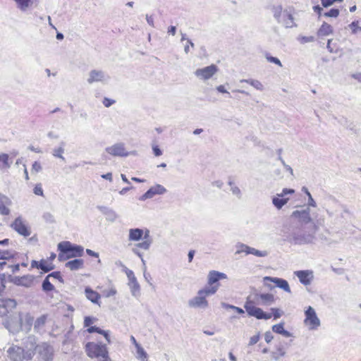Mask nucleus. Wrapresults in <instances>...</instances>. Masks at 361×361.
I'll use <instances>...</instances> for the list:
<instances>
[{
  "mask_svg": "<svg viewBox=\"0 0 361 361\" xmlns=\"http://www.w3.org/2000/svg\"><path fill=\"white\" fill-rule=\"evenodd\" d=\"M125 271L128 276V281L136 279L133 271L125 267Z\"/></svg>",
  "mask_w": 361,
  "mask_h": 361,
  "instance_id": "60",
  "label": "nucleus"
},
{
  "mask_svg": "<svg viewBox=\"0 0 361 361\" xmlns=\"http://www.w3.org/2000/svg\"><path fill=\"white\" fill-rule=\"evenodd\" d=\"M219 71L217 66L212 64L208 66L200 68L195 70L194 75L200 81H207L214 75H215Z\"/></svg>",
  "mask_w": 361,
  "mask_h": 361,
  "instance_id": "7",
  "label": "nucleus"
},
{
  "mask_svg": "<svg viewBox=\"0 0 361 361\" xmlns=\"http://www.w3.org/2000/svg\"><path fill=\"white\" fill-rule=\"evenodd\" d=\"M286 351L282 347H279L276 350V351L272 352L271 353V357L272 359L275 360H279L281 357L285 356Z\"/></svg>",
  "mask_w": 361,
  "mask_h": 361,
  "instance_id": "40",
  "label": "nucleus"
},
{
  "mask_svg": "<svg viewBox=\"0 0 361 361\" xmlns=\"http://www.w3.org/2000/svg\"><path fill=\"white\" fill-rule=\"evenodd\" d=\"M219 281L217 271H211L208 274V284L214 285Z\"/></svg>",
  "mask_w": 361,
  "mask_h": 361,
  "instance_id": "38",
  "label": "nucleus"
},
{
  "mask_svg": "<svg viewBox=\"0 0 361 361\" xmlns=\"http://www.w3.org/2000/svg\"><path fill=\"white\" fill-rule=\"evenodd\" d=\"M295 192L294 189L283 188L280 193L272 197V204L276 209H281L290 200L288 195H293Z\"/></svg>",
  "mask_w": 361,
  "mask_h": 361,
  "instance_id": "5",
  "label": "nucleus"
},
{
  "mask_svg": "<svg viewBox=\"0 0 361 361\" xmlns=\"http://www.w3.org/2000/svg\"><path fill=\"white\" fill-rule=\"evenodd\" d=\"M326 49L331 54H339L341 51L339 40L329 39L327 42Z\"/></svg>",
  "mask_w": 361,
  "mask_h": 361,
  "instance_id": "27",
  "label": "nucleus"
},
{
  "mask_svg": "<svg viewBox=\"0 0 361 361\" xmlns=\"http://www.w3.org/2000/svg\"><path fill=\"white\" fill-rule=\"evenodd\" d=\"M109 76L102 71L92 70L89 73L87 81L89 84L94 82H106Z\"/></svg>",
  "mask_w": 361,
  "mask_h": 361,
  "instance_id": "12",
  "label": "nucleus"
},
{
  "mask_svg": "<svg viewBox=\"0 0 361 361\" xmlns=\"http://www.w3.org/2000/svg\"><path fill=\"white\" fill-rule=\"evenodd\" d=\"M16 8L20 12L25 13L31 9L36 0H12Z\"/></svg>",
  "mask_w": 361,
  "mask_h": 361,
  "instance_id": "23",
  "label": "nucleus"
},
{
  "mask_svg": "<svg viewBox=\"0 0 361 361\" xmlns=\"http://www.w3.org/2000/svg\"><path fill=\"white\" fill-rule=\"evenodd\" d=\"M149 231L148 230L145 231V235L143 239L145 240L142 243L139 244V247H140L142 249L147 250L149 248V245L151 243V240H149Z\"/></svg>",
  "mask_w": 361,
  "mask_h": 361,
  "instance_id": "39",
  "label": "nucleus"
},
{
  "mask_svg": "<svg viewBox=\"0 0 361 361\" xmlns=\"http://www.w3.org/2000/svg\"><path fill=\"white\" fill-rule=\"evenodd\" d=\"M6 328L11 333L15 334L21 330L22 322L19 320V314L16 316H12L5 322Z\"/></svg>",
  "mask_w": 361,
  "mask_h": 361,
  "instance_id": "15",
  "label": "nucleus"
},
{
  "mask_svg": "<svg viewBox=\"0 0 361 361\" xmlns=\"http://www.w3.org/2000/svg\"><path fill=\"white\" fill-rule=\"evenodd\" d=\"M7 353L12 361H23L25 359L30 360L32 356V352L25 353L23 348L16 345L9 348Z\"/></svg>",
  "mask_w": 361,
  "mask_h": 361,
  "instance_id": "9",
  "label": "nucleus"
},
{
  "mask_svg": "<svg viewBox=\"0 0 361 361\" xmlns=\"http://www.w3.org/2000/svg\"><path fill=\"white\" fill-rule=\"evenodd\" d=\"M105 153L112 157H126L131 154L123 142H116L105 148Z\"/></svg>",
  "mask_w": 361,
  "mask_h": 361,
  "instance_id": "8",
  "label": "nucleus"
},
{
  "mask_svg": "<svg viewBox=\"0 0 361 361\" xmlns=\"http://www.w3.org/2000/svg\"><path fill=\"white\" fill-rule=\"evenodd\" d=\"M39 353L44 361H52L54 356V348L47 343H42L38 346Z\"/></svg>",
  "mask_w": 361,
  "mask_h": 361,
  "instance_id": "19",
  "label": "nucleus"
},
{
  "mask_svg": "<svg viewBox=\"0 0 361 361\" xmlns=\"http://www.w3.org/2000/svg\"><path fill=\"white\" fill-rule=\"evenodd\" d=\"M229 185H231V191L232 192L233 195H235L238 198H240L241 191L240 188L238 186L232 184L231 182H229Z\"/></svg>",
  "mask_w": 361,
  "mask_h": 361,
  "instance_id": "49",
  "label": "nucleus"
},
{
  "mask_svg": "<svg viewBox=\"0 0 361 361\" xmlns=\"http://www.w3.org/2000/svg\"><path fill=\"white\" fill-rule=\"evenodd\" d=\"M39 269L44 272L47 273L54 269V267L51 262H49L48 259H41L39 264Z\"/></svg>",
  "mask_w": 361,
  "mask_h": 361,
  "instance_id": "36",
  "label": "nucleus"
},
{
  "mask_svg": "<svg viewBox=\"0 0 361 361\" xmlns=\"http://www.w3.org/2000/svg\"><path fill=\"white\" fill-rule=\"evenodd\" d=\"M309 231H300L295 234L294 240L298 244L310 243L314 239L317 229L315 227H310Z\"/></svg>",
  "mask_w": 361,
  "mask_h": 361,
  "instance_id": "10",
  "label": "nucleus"
},
{
  "mask_svg": "<svg viewBox=\"0 0 361 361\" xmlns=\"http://www.w3.org/2000/svg\"><path fill=\"white\" fill-rule=\"evenodd\" d=\"M87 332L88 333H94V332H97L99 334H102L104 336V338H106V341L108 342V343H111V340H110V337H109V331H104L102 329H101L99 327H97V326H90L87 329Z\"/></svg>",
  "mask_w": 361,
  "mask_h": 361,
  "instance_id": "34",
  "label": "nucleus"
},
{
  "mask_svg": "<svg viewBox=\"0 0 361 361\" xmlns=\"http://www.w3.org/2000/svg\"><path fill=\"white\" fill-rule=\"evenodd\" d=\"M271 311L273 312L274 319L279 318L283 314V312L279 309L271 308Z\"/></svg>",
  "mask_w": 361,
  "mask_h": 361,
  "instance_id": "58",
  "label": "nucleus"
},
{
  "mask_svg": "<svg viewBox=\"0 0 361 361\" xmlns=\"http://www.w3.org/2000/svg\"><path fill=\"white\" fill-rule=\"evenodd\" d=\"M298 40L300 44H303L313 42L314 38L312 36H300L298 37Z\"/></svg>",
  "mask_w": 361,
  "mask_h": 361,
  "instance_id": "48",
  "label": "nucleus"
},
{
  "mask_svg": "<svg viewBox=\"0 0 361 361\" xmlns=\"http://www.w3.org/2000/svg\"><path fill=\"white\" fill-rule=\"evenodd\" d=\"M188 305L190 307L206 309L209 303L206 298L198 291L197 295L188 301Z\"/></svg>",
  "mask_w": 361,
  "mask_h": 361,
  "instance_id": "14",
  "label": "nucleus"
},
{
  "mask_svg": "<svg viewBox=\"0 0 361 361\" xmlns=\"http://www.w3.org/2000/svg\"><path fill=\"white\" fill-rule=\"evenodd\" d=\"M307 197V206L312 207L313 209L317 208V204L315 201V200L313 198L312 195L310 192L308 193L305 194Z\"/></svg>",
  "mask_w": 361,
  "mask_h": 361,
  "instance_id": "46",
  "label": "nucleus"
},
{
  "mask_svg": "<svg viewBox=\"0 0 361 361\" xmlns=\"http://www.w3.org/2000/svg\"><path fill=\"white\" fill-rule=\"evenodd\" d=\"M125 271L128 276V281L136 279L133 271L125 267Z\"/></svg>",
  "mask_w": 361,
  "mask_h": 361,
  "instance_id": "61",
  "label": "nucleus"
},
{
  "mask_svg": "<svg viewBox=\"0 0 361 361\" xmlns=\"http://www.w3.org/2000/svg\"><path fill=\"white\" fill-rule=\"evenodd\" d=\"M347 28L353 35L361 33V20H356L353 21L348 25Z\"/></svg>",
  "mask_w": 361,
  "mask_h": 361,
  "instance_id": "32",
  "label": "nucleus"
},
{
  "mask_svg": "<svg viewBox=\"0 0 361 361\" xmlns=\"http://www.w3.org/2000/svg\"><path fill=\"white\" fill-rule=\"evenodd\" d=\"M19 320L22 322V328L24 327L25 330L28 331L32 325L34 318L29 313H19Z\"/></svg>",
  "mask_w": 361,
  "mask_h": 361,
  "instance_id": "25",
  "label": "nucleus"
},
{
  "mask_svg": "<svg viewBox=\"0 0 361 361\" xmlns=\"http://www.w3.org/2000/svg\"><path fill=\"white\" fill-rule=\"evenodd\" d=\"M54 286L50 283L49 278L48 276L45 278L42 283V289L43 290L48 292L54 290Z\"/></svg>",
  "mask_w": 361,
  "mask_h": 361,
  "instance_id": "44",
  "label": "nucleus"
},
{
  "mask_svg": "<svg viewBox=\"0 0 361 361\" xmlns=\"http://www.w3.org/2000/svg\"><path fill=\"white\" fill-rule=\"evenodd\" d=\"M42 169V167L41 164L39 161H35L32 164L31 172L32 173H39V171H41Z\"/></svg>",
  "mask_w": 361,
  "mask_h": 361,
  "instance_id": "52",
  "label": "nucleus"
},
{
  "mask_svg": "<svg viewBox=\"0 0 361 361\" xmlns=\"http://www.w3.org/2000/svg\"><path fill=\"white\" fill-rule=\"evenodd\" d=\"M85 293L86 298L89 300H90L93 303L99 304V300L100 299V295L97 292L93 290L92 288H90L89 287H87L85 289Z\"/></svg>",
  "mask_w": 361,
  "mask_h": 361,
  "instance_id": "28",
  "label": "nucleus"
},
{
  "mask_svg": "<svg viewBox=\"0 0 361 361\" xmlns=\"http://www.w3.org/2000/svg\"><path fill=\"white\" fill-rule=\"evenodd\" d=\"M16 302L13 299L5 298L0 300V316L4 317L8 314L16 306Z\"/></svg>",
  "mask_w": 361,
  "mask_h": 361,
  "instance_id": "16",
  "label": "nucleus"
},
{
  "mask_svg": "<svg viewBox=\"0 0 361 361\" xmlns=\"http://www.w3.org/2000/svg\"><path fill=\"white\" fill-rule=\"evenodd\" d=\"M35 277L32 275H25L23 276H14L11 279V282L17 286H22L25 287H30L34 281Z\"/></svg>",
  "mask_w": 361,
  "mask_h": 361,
  "instance_id": "20",
  "label": "nucleus"
},
{
  "mask_svg": "<svg viewBox=\"0 0 361 361\" xmlns=\"http://www.w3.org/2000/svg\"><path fill=\"white\" fill-rule=\"evenodd\" d=\"M264 281H271L276 284V286L287 293H290V288L287 281L280 278L265 276L264 278Z\"/></svg>",
  "mask_w": 361,
  "mask_h": 361,
  "instance_id": "21",
  "label": "nucleus"
},
{
  "mask_svg": "<svg viewBox=\"0 0 361 361\" xmlns=\"http://www.w3.org/2000/svg\"><path fill=\"white\" fill-rule=\"evenodd\" d=\"M271 12L277 21L286 27L292 28L297 26L295 11L293 7L288 6L283 9L280 5L275 6L271 8Z\"/></svg>",
  "mask_w": 361,
  "mask_h": 361,
  "instance_id": "1",
  "label": "nucleus"
},
{
  "mask_svg": "<svg viewBox=\"0 0 361 361\" xmlns=\"http://www.w3.org/2000/svg\"><path fill=\"white\" fill-rule=\"evenodd\" d=\"M267 59L268 61L271 62V63H274L278 66H279L280 67L282 66V64L280 61V60L276 57H273V56H267Z\"/></svg>",
  "mask_w": 361,
  "mask_h": 361,
  "instance_id": "57",
  "label": "nucleus"
},
{
  "mask_svg": "<svg viewBox=\"0 0 361 361\" xmlns=\"http://www.w3.org/2000/svg\"><path fill=\"white\" fill-rule=\"evenodd\" d=\"M128 286L130 288L131 293L133 296L137 297L140 295V285L137 279H132L128 281Z\"/></svg>",
  "mask_w": 361,
  "mask_h": 361,
  "instance_id": "33",
  "label": "nucleus"
},
{
  "mask_svg": "<svg viewBox=\"0 0 361 361\" xmlns=\"http://www.w3.org/2000/svg\"><path fill=\"white\" fill-rule=\"evenodd\" d=\"M85 352L90 358H103L104 360L109 359L107 348L105 344L88 342L85 345Z\"/></svg>",
  "mask_w": 361,
  "mask_h": 361,
  "instance_id": "4",
  "label": "nucleus"
},
{
  "mask_svg": "<svg viewBox=\"0 0 361 361\" xmlns=\"http://www.w3.org/2000/svg\"><path fill=\"white\" fill-rule=\"evenodd\" d=\"M63 152H64L63 148L61 147H59L53 150V155L55 157H58V158L63 160L64 159V157L63 156Z\"/></svg>",
  "mask_w": 361,
  "mask_h": 361,
  "instance_id": "51",
  "label": "nucleus"
},
{
  "mask_svg": "<svg viewBox=\"0 0 361 361\" xmlns=\"http://www.w3.org/2000/svg\"><path fill=\"white\" fill-rule=\"evenodd\" d=\"M305 315L304 324L309 330H315L321 325L320 319L312 307L309 306L307 308Z\"/></svg>",
  "mask_w": 361,
  "mask_h": 361,
  "instance_id": "6",
  "label": "nucleus"
},
{
  "mask_svg": "<svg viewBox=\"0 0 361 361\" xmlns=\"http://www.w3.org/2000/svg\"><path fill=\"white\" fill-rule=\"evenodd\" d=\"M95 319L90 317H86L84 320V325L86 327L91 326V324H92L94 322Z\"/></svg>",
  "mask_w": 361,
  "mask_h": 361,
  "instance_id": "56",
  "label": "nucleus"
},
{
  "mask_svg": "<svg viewBox=\"0 0 361 361\" xmlns=\"http://www.w3.org/2000/svg\"><path fill=\"white\" fill-rule=\"evenodd\" d=\"M125 271L128 276V281L136 279L133 271L125 267Z\"/></svg>",
  "mask_w": 361,
  "mask_h": 361,
  "instance_id": "59",
  "label": "nucleus"
},
{
  "mask_svg": "<svg viewBox=\"0 0 361 361\" xmlns=\"http://www.w3.org/2000/svg\"><path fill=\"white\" fill-rule=\"evenodd\" d=\"M245 309L250 316L255 317L258 319H269L272 317V314L264 312L261 308L255 307L250 301L245 303Z\"/></svg>",
  "mask_w": 361,
  "mask_h": 361,
  "instance_id": "11",
  "label": "nucleus"
},
{
  "mask_svg": "<svg viewBox=\"0 0 361 361\" xmlns=\"http://www.w3.org/2000/svg\"><path fill=\"white\" fill-rule=\"evenodd\" d=\"M152 150H153L154 154L156 157H159L162 154L161 150L159 148V147L157 145H153Z\"/></svg>",
  "mask_w": 361,
  "mask_h": 361,
  "instance_id": "62",
  "label": "nucleus"
},
{
  "mask_svg": "<svg viewBox=\"0 0 361 361\" xmlns=\"http://www.w3.org/2000/svg\"><path fill=\"white\" fill-rule=\"evenodd\" d=\"M83 264L84 262L82 259H75L66 262L65 266L71 271H76L82 269L83 267Z\"/></svg>",
  "mask_w": 361,
  "mask_h": 361,
  "instance_id": "29",
  "label": "nucleus"
},
{
  "mask_svg": "<svg viewBox=\"0 0 361 361\" xmlns=\"http://www.w3.org/2000/svg\"><path fill=\"white\" fill-rule=\"evenodd\" d=\"M219 288V285L210 286L200 290V294L203 295L205 298L216 293Z\"/></svg>",
  "mask_w": 361,
  "mask_h": 361,
  "instance_id": "35",
  "label": "nucleus"
},
{
  "mask_svg": "<svg viewBox=\"0 0 361 361\" xmlns=\"http://www.w3.org/2000/svg\"><path fill=\"white\" fill-rule=\"evenodd\" d=\"M135 357L140 361H148L149 355L147 353L145 350V349L142 347V345H137L135 348Z\"/></svg>",
  "mask_w": 361,
  "mask_h": 361,
  "instance_id": "31",
  "label": "nucleus"
},
{
  "mask_svg": "<svg viewBox=\"0 0 361 361\" xmlns=\"http://www.w3.org/2000/svg\"><path fill=\"white\" fill-rule=\"evenodd\" d=\"M13 253L9 251H3L0 252V259H9L13 256Z\"/></svg>",
  "mask_w": 361,
  "mask_h": 361,
  "instance_id": "55",
  "label": "nucleus"
},
{
  "mask_svg": "<svg viewBox=\"0 0 361 361\" xmlns=\"http://www.w3.org/2000/svg\"><path fill=\"white\" fill-rule=\"evenodd\" d=\"M241 82H247L259 90H262L264 88L262 82L257 80H243Z\"/></svg>",
  "mask_w": 361,
  "mask_h": 361,
  "instance_id": "41",
  "label": "nucleus"
},
{
  "mask_svg": "<svg viewBox=\"0 0 361 361\" xmlns=\"http://www.w3.org/2000/svg\"><path fill=\"white\" fill-rule=\"evenodd\" d=\"M273 338H274V337H273V336H272L271 332L267 331V332L265 333V334H264V339H265V341L267 343H270L272 341Z\"/></svg>",
  "mask_w": 361,
  "mask_h": 361,
  "instance_id": "64",
  "label": "nucleus"
},
{
  "mask_svg": "<svg viewBox=\"0 0 361 361\" xmlns=\"http://www.w3.org/2000/svg\"><path fill=\"white\" fill-rule=\"evenodd\" d=\"M58 249L60 251L58 256L60 261H65L71 257H81L84 251L82 246L73 245L68 241L59 243Z\"/></svg>",
  "mask_w": 361,
  "mask_h": 361,
  "instance_id": "2",
  "label": "nucleus"
},
{
  "mask_svg": "<svg viewBox=\"0 0 361 361\" xmlns=\"http://www.w3.org/2000/svg\"><path fill=\"white\" fill-rule=\"evenodd\" d=\"M336 1L341 2L343 0H321L322 5L325 8L332 6Z\"/></svg>",
  "mask_w": 361,
  "mask_h": 361,
  "instance_id": "53",
  "label": "nucleus"
},
{
  "mask_svg": "<svg viewBox=\"0 0 361 361\" xmlns=\"http://www.w3.org/2000/svg\"><path fill=\"white\" fill-rule=\"evenodd\" d=\"M166 192V189L161 185L157 184L152 186L145 193H144L139 200L145 201L151 199L157 195H163Z\"/></svg>",
  "mask_w": 361,
  "mask_h": 361,
  "instance_id": "13",
  "label": "nucleus"
},
{
  "mask_svg": "<svg viewBox=\"0 0 361 361\" xmlns=\"http://www.w3.org/2000/svg\"><path fill=\"white\" fill-rule=\"evenodd\" d=\"M255 300L258 305H270L274 302V297L271 293L256 294Z\"/></svg>",
  "mask_w": 361,
  "mask_h": 361,
  "instance_id": "22",
  "label": "nucleus"
},
{
  "mask_svg": "<svg viewBox=\"0 0 361 361\" xmlns=\"http://www.w3.org/2000/svg\"><path fill=\"white\" fill-rule=\"evenodd\" d=\"M12 161L9 159V156L5 153L0 154V170L6 171L11 167Z\"/></svg>",
  "mask_w": 361,
  "mask_h": 361,
  "instance_id": "30",
  "label": "nucleus"
},
{
  "mask_svg": "<svg viewBox=\"0 0 361 361\" xmlns=\"http://www.w3.org/2000/svg\"><path fill=\"white\" fill-rule=\"evenodd\" d=\"M294 274L298 278L300 282L305 286L310 285L314 279V274L312 270L296 271Z\"/></svg>",
  "mask_w": 361,
  "mask_h": 361,
  "instance_id": "17",
  "label": "nucleus"
},
{
  "mask_svg": "<svg viewBox=\"0 0 361 361\" xmlns=\"http://www.w3.org/2000/svg\"><path fill=\"white\" fill-rule=\"evenodd\" d=\"M290 217L298 223L304 224H315L319 221L317 211H314L313 208L309 206L303 209L293 211Z\"/></svg>",
  "mask_w": 361,
  "mask_h": 361,
  "instance_id": "3",
  "label": "nucleus"
},
{
  "mask_svg": "<svg viewBox=\"0 0 361 361\" xmlns=\"http://www.w3.org/2000/svg\"><path fill=\"white\" fill-rule=\"evenodd\" d=\"M42 219L46 224H54L55 222L54 215L50 212H45L42 215Z\"/></svg>",
  "mask_w": 361,
  "mask_h": 361,
  "instance_id": "45",
  "label": "nucleus"
},
{
  "mask_svg": "<svg viewBox=\"0 0 361 361\" xmlns=\"http://www.w3.org/2000/svg\"><path fill=\"white\" fill-rule=\"evenodd\" d=\"M47 317L44 315H42L35 322V329L39 330L45 324Z\"/></svg>",
  "mask_w": 361,
  "mask_h": 361,
  "instance_id": "42",
  "label": "nucleus"
},
{
  "mask_svg": "<svg viewBox=\"0 0 361 361\" xmlns=\"http://www.w3.org/2000/svg\"><path fill=\"white\" fill-rule=\"evenodd\" d=\"M333 27L327 23H323L317 31V36L319 37H327L333 34Z\"/></svg>",
  "mask_w": 361,
  "mask_h": 361,
  "instance_id": "26",
  "label": "nucleus"
},
{
  "mask_svg": "<svg viewBox=\"0 0 361 361\" xmlns=\"http://www.w3.org/2000/svg\"><path fill=\"white\" fill-rule=\"evenodd\" d=\"M11 205V200L9 197L0 194V214L8 215L10 213L9 206Z\"/></svg>",
  "mask_w": 361,
  "mask_h": 361,
  "instance_id": "24",
  "label": "nucleus"
},
{
  "mask_svg": "<svg viewBox=\"0 0 361 361\" xmlns=\"http://www.w3.org/2000/svg\"><path fill=\"white\" fill-rule=\"evenodd\" d=\"M15 229L20 235L25 237L29 236L31 234L30 227H15Z\"/></svg>",
  "mask_w": 361,
  "mask_h": 361,
  "instance_id": "43",
  "label": "nucleus"
},
{
  "mask_svg": "<svg viewBox=\"0 0 361 361\" xmlns=\"http://www.w3.org/2000/svg\"><path fill=\"white\" fill-rule=\"evenodd\" d=\"M241 252H245L246 255L252 254L257 257H266L268 255V252L265 250L260 251L244 244L238 245V250L235 252V254Z\"/></svg>",
  "mask_w": 361,
  "mask_h": 361,
  "instance_id": "18",
  "label": "nucleus"
},
{
  "mask_svg": "<svg viewBox=\"0 0 361 361\" xmlns=\"http://www.w3.org/2000/svg\"><path fill=\"white\" fill-rule=\"evenodd\" d=\"M283 329H284V328H283V323L275 324L272 326L273 331L275 333H277V334H281Z\"/></svg>",
  "mask_w": 361,
  "mask_h": 361,
  "instance_id": "54",
  "label": "nucleus"
},
{
  "mask_svg": "<svg viewBox=\"0 0 361 361\" xmlns=\"http://www.w3.org/2000/svg\"><path fill=\"white\" fill-rule=\"evenodd\" d=\"M33 192L35 195L43 197L44 196V191L42 189V186L40 183H37L35 185L33 188Z\"/></svg>",
  "mask_w": 361,
  "mask_h": 361,
  "instance_id": "50",
  "label": "nucleus"
},
{
  "mask_svg": "<svg viewBox=\"0 0 361 361\" xmlns=\"http://www.w3.org/2000/svg\"><path fill=\"white\" fill-rule=\"evenodd\" d=\"M340 14V11L337 8H332L328 12H326L324 13V16L325 17H329V18H337Z\"/></svg>",
  "mask_w": 361,
  "mask_h": 361,
  "instance_id": "47",
  "label": "nucleus"
},
{
  "mask_svg": "<svg viewBox=\"0 0 361 361\" xmlns=\"http://www.w3.org/2000/svg\"><path fill=\"white\" fill-rule=\"evenodd\" d=\"M143 235V231L139 228L130 229V240H139L142 238Z\"/></svg>",
  "mask_w": 361,
  "mask_h": 361,
  "instance_id": "37",
  "label": "nucleus"
},
{
  "mask_svg": "<svg viewBox=\"0 0 361 361\" xmlns=\"http://www.w3.org/2000/svg\"><path fill=\"white\" fill-rule=\"evenodd\" d=\"M216 90L220 92V93H223V94H228V92L227 91L225 85H219L216 87Z\"/></svg>",
  "mask_w": 361,
  "mask_h": 361,
  "instance_id": "63",
  "label": "nucleus"
}]
</instances>
